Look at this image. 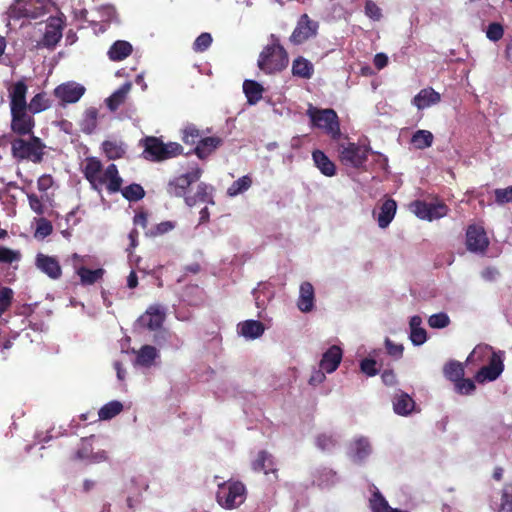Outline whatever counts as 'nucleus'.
<instances>
[{"label": "nucleus", "instance_id": "1", "mask_svg": "<svg viewBox=\"0 0 512 512\" xmlns=\"http://www.w3.org/2000/svg\"><path fill=\"white\" fill-rule=\"evenodd\" d=\"M271 41V44L264 47L257 61L259 69L266 74L281 72L289 63L287 51L274 34L271 35Z\"/></svg>", "mask_w": 512, "mask_h": 512}, {"label": "nucleus", "instance_id": "2", "mask_svg": "<svg viewBox=\"0 0 512 512\" xmlns=\"http://www.w3.org/2000/svg\"><path fill=\"white\" fill-rule=\"evenodd\" d=\"M28 139L23 136L14 138L11 144V154L19 161H31L39 164L43 161L46 145L41 138L31 134Z\"/></svg>", "mask_w": 512, "mask_h": 512}, {"label": "nucleus", "instance_id": "3", "mask_svg": "<svg viewBox=\"0 0 512 512\" xmlns=\"http://www.w3.org/2000/svg\"><path fill=\"white\" fill-rule=\"evenodd\" d=\"M306 115L309 117L312 127L323 130L332 140L340 139V122L335 110L317 108L309 104Z\"/></svg>", "mask_w": 512, "mask_h": 512}, {"label": "nucleus", "instance_id": "4", "mask_svg": "<svg viewBox=\"0 0 512 512\" xmlns=\"http://www.w3.org/2000/svg\"><path fill=\"white\" fill-rule=\"evenodd\" d=\"M141 145L144 147V158L153 162H161L183 153V147L179 143H163L155 136L145 137L141 140Z\"/></svg>", "mask_w": 512, "mask_h": 512}, {"label": "nucleus", "instance_id": "5", "mask_svg": "<svg viewBox=\"0 0 512 512\" xmlns=\"http://www.w3.org/2000/svg\"><path fill=\"white\" fill-rule=\"evenodd\" d=\"M51 0H14L8 8V17L12 20L37 19L50 12Z\"/></svg>", "mask_w": 512, "mask_h": 512}, {"label": "nucleus", "instance_id": "6", "mask_svg": "<svg viewBox=\"0 0 512 512\" xmlns=\"http://www.w3.org/2000/svg\"><path fill=\"white\" fill-rule=\"evenodd\" d=\"M370 147L354 142H347L338 146V157L344 166L360 169L368 160Z\"/></svg>", "mask_w": 512, "mask_h": 512}, {"label": "nucleus", "instance_id": "7", "mask_svg": "<svg viewBox=\"0 0 512 512\" xmlns=\"http://www.w3.org/2000/svg\"><path fill=\"white\" fill-rule=\"evenodd\" d=\"M245 492L244 484L239 481L223 483L219 485L218 503L226 509L236 508L244 502Z\"/></svg>", "mask_w": 512, "mask_h": 512}, {"label": "nucleus", "instance_id": "8", "mask_svg": "<svg viewBox=\"0 0 512 512\" xmlns=\"http://www.w3.org/2000/svg\"><path fill=\"white\" fill-rule=\"evenodd\" d=\"M319 29V23L317 21L312 20L308 14H302L294 28L291 36L289 37V41L293 45H301L304 42L308 41L317 36Z\"/></svg>", "mask_w": 512, "mask_h": 512}, {"label": "nucleus", "instance_id": "9", "mask_svg": "<svg viewBox=\"0 0 512 512\" xmlns=\"http://www.w3.org/2000/svg\"><path fill=\"white\" fill-rule=\"evenodd\" d=\"M410 206L419 219L427 221L443 218L449 212V207L444 202L427 203L422 200H415Z\"/></svg>", "mask_w": 512, "mask_h": 512}, {"label": "nucleus", "instance_id": "10", "mask_svg": "<svg viewBox=\"0 0 512 512\" xmlns=\"http://www.w3.org/2000/svg\"><path fill=\"white\" fill-rule=\"evenodd\" d=\"M203 170L198 166L191 169V171L173 178L167 184V193L173 197H184L190 185L197 182L202 176Z\"/></svg>", "mask_w": 512, "mask_h": 512}, {"label": "nucleus", "instance_id": "11", "mask_svg": "<svg viewBox=\"0 0 512 512\" xmlns=\"http://www.w3.org/2000/svg\"><path fill=\"white\" fill-rule=\"evenodd\" d=\"M11 131L18 136L33 134L35 120L28 109L11 110Z\"/></svg>", "mask_w": 512, "mask_h": 512}, {"label": "nucleus", "instance_id": "12", "mask_svg": "<svg viewBox=\"0 0 512 512\" xmlns=\"http://www.w3.org/2000/svg\"><path fill=\"white\" fill-rule=\"evenodd\" d=\"M504 370L503 352H492L489 363L478 370L475 380L478 383L496 380Z\"/></svg>", "mask_w": 512, "mask_h": 512}, {"label": "nucleus", "instance_id": "13", "mask_svg": "<svg viewBox=\"0 0 512 512\" xmlns=\"http://www.w3.org/2000/svg\"><path fill=\"white\" fill-rule=\"evenodd\" d=\"M99 184L93 185L92 189L100 192L103 186L109 194H115L121 190L123 179L119 174L118 168L115 164H109L98 178Z\"/></svg>", "mask_w": 512, "mask_h": 512}, {"label": "nucleus", "instance_id": "14", "mask_svg": "<svg viewBox=\"0 0 512 512\" xmlns=\"http://www.w3.org/2000/svg\"><path fill=\"white\" fill-rule=\"evenodd\" d=\"M86 89L83 85L69 81L58 85L54 89V95L61 105L76 103L84 95Z\"/></svg>", "mask_w": 512, "mask_h": 512}, {"label": "nucleus", "instance_id": "15", "mask_svg": "<svg viewBox=\"0 0 512 512\" xmlns=\"http://www.w3.org/2000/svg\"><path fill=\"white\" fill-rule=\"evenodd\" d=\"M466 245L471 252H485L489 246V239L482 226L469 225L466 231Z\"/></svg>", "mask_w": 512, "mask_h": 512}, {"label": "nucleus", "instance_id": "16", "mask_svg": "<svg viewBox=\"0 0 512 512\" xmlns=\"http://www.w3.org/2000/svg\"><path fill=\"white\" fill-rule=\"evenodd\" d=\"M8 97L10 104V111L17 109H27L26 95L28 86L24 79L12 83L8 88Z\"/></svg>", "mask_w": 512, "mask_h": 512}, {"label": "nucleus", "instance_id": "17", "mask_svg": "<svg viewBox=\"0 0 512 512\" xmlns=\"http://www.w3.org/2000/svg\"><path fill=\"white\" fill-rule=\"evenodd\" d=\"M62 30L63 21L57 17H50L46 24L43 38L39 44L49 49L54 48L62 38Z\"/></svg>", "mask_w": 512, "mask_h": 512}, {"label": "nucleus", "instance_id": "18", "mask_svg": "<svg viewBox=\"0 0 512 512\" xmlns=\"http://www.w3.org/2000/svg\"><path fill=\"white\" fill-rule=\"evenodd\" d=\"M35 265L41 272L53 280H57L62 276V268L56 257L38 253Z\"/></svg>", "mask_w": 512, "mask_h": 512}, {"label": "nucleus", "instance_id": "19", "mask_svg": "<svg viewBox=\"0 0 512 512\" xmlns=\"http://www.w3.org/2000/svg\"><path fill=\"white\" fill-rule=\"evenodd\" d=\"M165 320V312L159 305H151L139 318L142 326L151 331L159 329Z\"/></svg>", "mask_w": 512, "mask_h": 512}, {"label": "nucleus", "instance_id": "20", "mask_svg": "<svg viewBox=\"0 0 512 512\" xmlns=\"http://www.w3.org/2000/svg\"><path fill=\"white\" fill-rule=\"evenodd\" d=\"M343 356L342 349L337 345H332L328 350L323 354L319 366L326 373L334 372L341 363Z\"/></svg>", "mask_w": 512, "mask_h": 512}, {"label": "nucleus", "instance_id": "21", "mask_svg": "<svg viewBox=\"0 0 512 512\" xmlns=\"http://www.w3.org/2000/svg\"><path fill=\"white\" fill-rule=\"evenodd\" d=\"M222 144L223 140L220 137H205L198 141L193 151L199 159L204 160L212 155Z\"/></svg>", "mask_w": 512, "mask_h": 512}, {"label": "nucleus", "instance_id": "22", "mask_svg": "<svg viewBox=\"0 0 512 512\" xmlns=\"http://www.w3.org/2000/svg\"><path fill=\"white\" fill-rule=\"evenodd\" d=\"M82 172L92 188L93 185L100 183L98 178H100L103 172V165L97 157H87L84 161Z\"/></svg>", "mask_w": 512, "mask_h": 512}, {"label": "nucleus", "instance_id": "23", "mask_svg": "<svg viewBox=\"0 0 512 512\" xmlns=\"http://www.w3.org/2000/svg\"><path fill=\"white\" fill-rule=\"evenodd\" d=\"M441 101V95L433 88L428 87L421 89L417 95L414 96L412 104L418 110H423L432 105L438 104Z\"/></svg>", "mask_w": 512, "mask_h": 512}, {"label": "nucleus", "instance_id": "24", "mask_svg": "<svg viewBox=\"0 0 512 512\" xmlns=\"http://www.w3.org/2000/svg\"><path fill=\"white\" fill-rule=\"evenodd\" d=\"M397 210V203L392 198H387L379 207L377 222L380 228H386L392 222Z\"/></svg>", "mask_w": 512, "mask_h": 512}, {"label": "nucleus", "instance_id": "25", "mask_svg": "<svg viewBox=\"0 0 512 512\" xmlns=\"http://www.w3.org/2000/svg\"><path fill=\"white\" fill-rule=\"evenodd\" d=\"M312 159L315 166L320 170V172L327 176L333 177L336 175V165L333 161L329 159V157L319 149H316L312 152Z\"/></svg>", "mask_w": 512, "mask_h": 512}, {"label": "nucleus", "instance_id": "26", "mask_svg": "<svg viewBox=\"0 0 512 512\" xmlns=\"http://www.w3.org/2000/svg\"><path fill=\"white\" fill-rule=\"evenodd\" d=\"M415 408V401L405 392L396 394L393 398V410L397 415L407 416Z\"/></svg>", "mask_w": 512, "mask_h": 512}, {"label": "nucleus", "instance_id": "27", "mask_svg": "<svg viewBox=\"0 0 512 512\" xmlns=\"http://www.w3.org/2000/svg\"><path fill=\"white\" fill-rule=\"evenodd\" d=\"M297 306L302 312H310L314 306V287L310 282L300 285V295Z\"/></svg>", "mask_w": 512, "mask_h": 512}, {"label": "nucleus", "instance_id": "28", "mask_svg": "<svg viewBox=\"0 0 512 512\" xmlns=\"http://www.w3.org/2000/svg\"><path fill=\"white\" fill-rule=\"evenodd\" d=\"M133 52L132 45L125 40L115 41L108 50V57L111 61H123Z\"/></svg>", "mask_w": 512, "mask_h": 512}, {"label": "nucleus", "instance_id": "29", "mask_svg": "<svg viewBox=\"0 0 512 512\" xmlns=\"http://www.w3.org/2000/svg\"><path fill=\"white\" fill-rule=\"evenodd\" d=\"M264 330V324L258 320H246L238 324L239 334L248 339L259 338Z\"/></svg>", "mask_w": 512, "mask_h": 512}, {"label": "nucleus", "instance_id": "30", "mask_svg": "<svg viewBox=\"0 0 512 512\" xmlns=\"http://www.w3.org/2000/svg\"><path fill=\"white\" fill-rule=\"evenodd\" d=\"M252 469L255 472L263 471L265 474L277 472L273 456L265 450L258 453L257 458L252 462Z\"/></svg>", "mask_w": 512, "mask_h": 512}, {"label": "nucleus", "instance_id": "31", "mask_svg": "<svg viewBox=\"0 0 512 512\" xmlns=\"http://www.w3.org/2000/svg\"><path fill=\"white\" fill-rule=\"evenodd\" d=\"M314 73L313 64L306 58L299 56L293 60L292 74L293 76L310 79Z\"/></svg>", "mask_w": 512, "mask_h": 512}, {"label": "nucleus", "instance_id": "32", "mask_svg": "<svg viewBox=\"0 0 512 512\" xmlns=\"http://www.w3.org/2000/svg\"><path fill=\"white\" fill-rule=\"evenodd\" d=\"M243 91L247 98V102L250 105H255L261 100L264 88L257 81L247 79L243 83Z\"/></svg>", "mask_w": 512, "mask_h": 512}, {"label": "nucleus", "instance_id": "33", "mask_svg": "<svg viewBox=\"0 0 512 512\" xmlns=\"http://www.w3.org/2000/svg\"><path fill=\"white\" fill-rule=\"evenodd\" d=\"M104 273L105 270L102 268L91 270L85 266H81L77 270L82 285H93L103 278Z\"/></svg>", "mask_w": 512, "mask_h": 512}, {"label": "nucleus", "instance_id": "34", "mask_svg": "<svg viewBox=\"0 0 512 512\" xmlns=\"http://www.w3.org/2000/svg\"><path fill=\"white\" fill-rule=\"evenodd\" d=\"M209 186L206 183H199L194 195L185 196V203L189 206H195L197 203H206L210 201Z\"/></svg>", "mask_w": 512, "mask_h": 512}, {"label": "nucleus", "instance_id": "35", "mask_svg": "<svg viewBox=\"0 0 512 512\" xmlns=\"http://www.w3.org/2000/svg\"><path fill=\"white\" fill-rule=\"evenodd\" d=\"M102 150L109 160L120 159L126 153L123 143L111 140L102 143Z\"/></svg>", "mask_w": 512, "mask_h": 512}, {"label": "nucleus", "instance_id": "36", "mask_svg": "<svg viewBox=\"0 0 512 512\" xmlns=\"http://www.w3.org/2000/svg\"><path fill=\"white\" fill-rule=\"evenodd\" d=\"M157 357L158 351L154 346L144 345L137 354L136 362L141 366L150 367Z\"/></svg>", "mask_w": 512, "mask_h": 512}, {"label": "nucleus", "instance_id": "37", "mask_svg": "<svg viewBox=\"0 0 512 512\" xmlns=\"http://www.w3.org/2000/svg\"><path fill=\"white\" fill-rule=\"evenodd\" d=\"M434 140L433 134L428 130H417L411 137V144L420 150L432 146Z\"/></svg>", "mask_w": 512, "mask_h": 512}, {"label": "nucleus", "instance_id": "38", "mask_svg": "<svg viewBox=\"0 0 512 512\" xmlns=\"http://www.w3.org/2000/svg\"><path fill=\"white\" fill-rule=\"evenodd\" d=\"M444 376L451 382H456L464 376V367L461 362L450 360L443 367Z\"/></svg>", "mask_w": 512, "mask_h": 512}, {"label": "nucleus", "instance_id": "39", "mask_svg": "<svg viewBox=\"0 0 512 512\" xmlns=\"http://www.w3.org/2000/svg\"><path fill=\"white\" fill-rule=\"evenodd\" d=\"M49 107L50 100L48 99L45 92L37 93L34 95L27 105V109L32 115L45 111Z\"/></svg>", "mask_w": 512, "mask_h": 512}, {"label": "nucleus", "instance_id": "40", "mask_svg": "<svg viewBox=\"0 0 512 512\" xmlns=\"http://www.w3.org/2000/svg\"><path fill=\"white\" fill-rule=\"evenodd\" d=\"M130 90V84H124L117 91H115L110 97L106 99L107 107L111 111L117 110L125 101L126 95Z\"/></svg>", "mask_w": 512, "mask_h": 512}, {"label": "nucleus", "instance_id": "41", "mask_svg": "<svg viewBox=\"0 0 512 512\" xmlns=\"http://www.w3.org/2000/svg\"><path fill=\"white\" fill-rule=\"evenodd\" d=\"M119 192H121L122 196L129 202H137L145 196L144 188L137 183H132L124 188L121 187Z\"/></svg>", "mask_w": 512, "mask_h": 512}, {"label": "nucleus", "instance_id": "42", "mask_svg": "<svg viewBox=\"0 0 512 512\" xmlns=\"http://www.w3.org/2000/svg\"><path fill=\"white\" fill-rule=\"evenodd\" d=\"M371 453V445L366 438H359L353 443V459L363 461Z\"/></svg>", "mask_w": 512, "mask_h": 512}, {"label": "nucleus", "instance_id": "43", "mask_svg": "<svg viewBox=\"0 0 512 512\" xmlns=\"http://www.w3.org/2000/svg\"><path fill=\"white\" fill-rule=\"evenodd\" d=\"M252 185V178L249 175H244L234 181L227 189V194L230 197H235L247 191Z\"/></svg>", "mask_w": 512, "mask_h": 512}, {"label": "nucleus", "instance_id": "44", "mask_svg": "<svg viewBox=\"0 0 512 512\" xmlns=\"http://www.w3.org/2000/svg\"><path fill=\"white\" fill-rule=\"evenodd\" d=\"M122 410V403L114 400L101 407L98 412V416L100 420H109L117 416Z\"/></svg>", "mask_w": 512, "mask_h": 512}, {"label": "nucleus", "instance_id": "45", "mask_svg": "<svg viewBox=\"0 0 512 512\" xmlns=\"http://www.w3.org/2000/svg\"><path fill=\"white\" fill-rule=\"evenodd\" d=\"M98 110L91 107L85 111L84 119L82 122V131L90 134L97 126Z\"/></svg>", "mask_w": 512, "mask_h": 512}, {"label": "nucleus", "instance_id": "46", "mask_svg": "<svg viewBox=\"0 0 512 512\" xmlns=\"http://www.w3.org/2000/svg\"><path fill=\"white\" fill-rule=\"evenodd\" d=\"M370 508L372 512H388L393 509L378 490L375 491L370 498Z\"/></svg>", "mask_w": 512, "mask_h": 512}, {"label": "nucleus", "instance_id": "47", "mask_svg": "<svg viewBox=\"0 0 512 512\" xmlns=\"http://www.w3.org/2000/svg\"><path fill=\"white\" fill-rule=\"evenodd\" d=\"M498 512H512V483L504 485Z\"/></svg>", "mask_w": 512, "mask_h": 512}, {"label": "nucleus", "instance_id": "48", "mask_svg": "<svg viewBox=\"0 0 512 512\" xmlns=\"http://www.w3.org/2000/svg\"><path fill=\"white\" fill-rule=\"evenodd\" d=\"M21 257L20 251L0 246V264H12L20 261Z\"/></svg>", "mask_w": 512, "mask_h": 512}, {"label": "nucleus", "instance_id": "49", "mask_svg": "<svg viewBox=\"0 0 512 512\" xmlns=\"http://www.w3.org/2000/svg\"><path fill=\"white\" fill-rule=\"evenodd\" d=\"M200 136L201 134L199 129L193 124H188L183 129L182 140L186 144L193 145L195 143H198V141L200 140Z\"/></svg>", "mask_w": 512, "mask_h": 512}, {"label": "nucleus", "instance_id": "50", "mask_svg": "<svg viewBox=\"0 0 512 512\" xmlns=\"http://www.w3.org/2000/svg\"><path fill=\"white\" fill-rule=\"evenodd\" d=\"M13 290L9 287L0 289V317L10 308L13 301Z\"/></svg>", "mask_w": 512, "mask_h": 512}, {"label": "nucleus", "instance_id": "51", "mask_svg": "<svg viewBox=\"0 0 512 512\" xmlns=\"http://www.w3.org/2000/svg\"><path fill=\"white\" fill-rule=\"evenodd\" d=\"M337 444V440L331 434H319L316 437V446L322 451H331Z\"/></svg>", "mask_w": 512, "mask_h": 512}, {"label": "nucleus", "instance_id": "52", "mask_svg": "<svg viewBox=\"0 0 512 512\" xmlns=\"http://www.w3.org/2000/svg\"><path fill=\"white\" fill-rule=\"evenodd\" d=\"M428 324L431 328L443 329L450 324V318L444 312L436 313L428 318Z\"/></svg>", "mask_w": 512, "mask_h": 512}, {"label": "nucleus", "instance_id": "53", "mask_svg": "<svg viewBox=\"0 0 512 512\" xmlns=\"http://www.w3.org/2000/svg\"><path fill=\"white\" fill-rule=\"evenodd\" d=\"M212 41L213 39L211 34L203 32L195 39L193 43V50L198 53L204 52L211 46Z\"/></svg>", "mask_w": 512, "mask_h": 512}, {"label": "nucleus", "instance_id": "54", "mask_svg": "<svg viewBox=\"0 0 512 512\" xmlns=\"http://www.w3.org/2000/svg\"><path fill=\"white\" fill-rule=\"evenodd\" d=\"M454 384L456 392L461 395H469L476 389L475 383L471 379L464 378V376Z\"/></svg>", "mask_w": 512, "mask_h": 512}, {"label": "nucleus", "instance_id": "55", "mask_svg": "<svg viewBox=\"0 0 512 512\" xmlns=\"http://www.w3.org/2000/svg\"><path fill=\"white\" fill-rule=\"evenodd\" d=\"M504 35V27L498 22H492L488 25L486 30V37L493 42H497L502 39Z\"/></svg>", "mask_w": 512, "mask_h": 512}, {"label": "nucleus", "instance_id": "56", "mask_svg": "<svg viewBox=\"0 0 512 512\" xmlns=\"http://www.w3.org/2000/svg\"><path fill=\"white\" fill-rule=\"evenodd\" d=\"M53 232V226L46 218H39L37 220V226L35 236L40 238H46Z\"/></svg>", "mask_w": 512, "mask_h": 512}, {"label": "nucleus", "instance_id": "57", "mask_svg": "<svg viewBox=\"0 0 512 512\" xmlns=\"http://www.w3.org/2000/svg\"><path fill=\"white\" fill-rule=\"evenodd\" d=\"M495 202L498 205L512 203V185L507 188H498L494 191Z\"/></svg>", "mask_w": 512, "mask_h": 512}, {"label": "nucleus", "instance_id": "58", "mask_svg": "<svg viewBox=\"0 0 512 512\" xmlns=\"http://www.w3.org/2000/svg\"><path fill=\"white\" fill-rule=\"evenodd\" d=\"M365 15L374 21H379L382 17V11L374 1L366 0Z\"/></svg>", "mask_w": 512, "mask_h": 512}, {"label": "nucleus", "instance_id": "59", "mask_svg": "<svg viewBox=\"0 0 512 512\" xmlns=\"http://www.w3.org/2000/svg\"><path fill=\"white\" fill-rule=\"evenodd\" d=\"M377 362L371 358H365L360 362L361 371L369 377L376 376L379 370L376 367Z\"/></svg>", "mask_w": 512, "mask_h": 512}, {"label": "nucleus", "instance_id": "60", "mask_svg": "<svg viewBox=\"0 0 512 512\" xmlns=\"http://www.w3.org/2000/svg\"><path fill=\"white\" fill-rule=\"evenodd\" d=\"M385 347L387 350V353L394 357L395 359H399L403 355L404 347L401 344H396L393 341H391L389 338L385 340Z\"/></svg>", "mask_w": 512, "mask_h": 512}, {"label": "nucleus", "instance_id": "61", "mask_svg": "<svg viewBox=\"0 0 512 512\" xmlns=\"http://www.w3.org/2000/svg\"><path fill=\"white\" fill-rule=\"evenodd\" d=\"M410 340L416 345L420 346L424 344L427 340V332L424 328H417L410 331Z\"/></svg>", "mask_w": 512, "mask_h": 512}, {"label": "nucleus", "instance_id": "62", "mask_svg": "<svg viewBox=\"0 0 512 512\" xmlns=\"http://www.w3.org/2000/svg\"><path fill=\"white\" fill-rule=\"evenodd\" d=\"M54 184V179L50 174H43L37 180V188L41 192H46Z\"/></svg>", "mask_w": 512, "mask_h": 512}, {"label": "nucleus", "instance_id": "63", "mask_svg": "<svg viewBox=\"0 0 512 512\" xmlns=\"http://www.w3.org/2000/svg\"><path fill=\"white\" fill-rule=\"evenodd\" d=\"M28 201L30 208L38 215H42L44 213V206L40 200V198L32 193L28 195Z\"/></svg>", "mask_w": 512, "mask_h": 512}, {"label": "nucleus", "instance_id": "64", "mask_svg": "<svg viewBox=\"0 0 512 512\" xmlns=\"http://www.w3.org/2000/svg\"><path fill=\"white\" fill-rule=\"evenodd\" d=\"M383 383L387 386H393L396 384V375L393 370H384L381 374Z\"/></svg>", "mask_w": 512, "mask_h": 512}]
</instances>
